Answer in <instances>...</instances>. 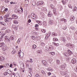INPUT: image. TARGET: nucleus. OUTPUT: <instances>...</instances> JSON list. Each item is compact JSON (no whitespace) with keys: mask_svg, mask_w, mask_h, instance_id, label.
<instances>
[{"mask_svg":"<svg viewBox=\"0 0 77 77\" xmlns=\"http://www.w3.org/2000/svg\"><path fill=\"white\" fill-rule=\"evenodd\" d=\"M9 17V14H7L4 16V17L5 19V22H8V21H9V20L12 19L11 17Z\"/></svg>","mask_w":77,"mask_h":77,"instance_id":"obj_1","label":"nucleus"},{"mask_svg":"<svg viewBox=\"0 0 77 77\" xmlns=\"http://www.w3.org/2000/svg\"><path fill=\"white\" fill-rule=\"evenodd\" d=\"M72 54V52L70 50H68V52H65L63 53V54L65 56L68 57V56H69Z\"/></svg>","mask_w":77,"mask_h":77,"instance_id":"obj_2","label":"nucleus"},{"mask_svg":"<svg viewBox=\"0 0 77 77\" xmlns=\"http://www.w3.org/2000/svg\"><path fill=\"white\" fill-rule=\"evenodd\" d=\"M50 6L52 9H53V11L54 12V14L55 15H56V8H54V5L53 4H51L50 5Z\"/></svg>","mask_w":77,"mask_h":77,"instance_id":"obj_3","label":"nucleus"},{"mask_svg":"<svg viewBox=\"0 0 77 77\" xmlns=\"http://www.w3.org/2000/svg\"><path fill=\"white\" fill-rule=\"evenodd\" d=\"M31 17L32 18L34 19V20H36V18H37V16L35 14V13H32L31 14Z\"/></svg>","mask_w":77,"mask_h":77,"instance_id":"obj_4","label":"nucleus"},{"mask_svg":"<svg viewBox=\"0 0 77 77\" xmlns=\"http://www.w3.org/2000/svg\"><path fill=\"white\" fill-rule=\"evenodd\" d=\"M18 54L19 57H23L24 56V54L22 52H19Z\"/></svg>","mask_w":77,"mask_h":77,"instance_id":"obj_5","label":"nucleus"},{"mask_svg":"<svg viewBox=\"0 0 77 77\" xmlns=\"http://www.w3.org/2000/svg\"><path fill=\"white\" fill-rule=\"evenodd\" d=\"M44 2L43 1H39L37 3L36 5L37 6H39V5H43Z\"/></svg>","mask_w":77,"mask_h":77,"instance_id":"obj_6","label":"nucleus"},{"mask_svg":"<svg viewBox=\"0 0 77 77\" xmlns=\"http://www.w3.org/2000/svg\"><path fill=\"white\" fill-rule=\"evenodd\" d=\"M54 21L53 20H49L48 23L49 24H51V25H52L54 24Z\"/></svg>","mask_w":77,"mask_h":77,"instance_id":"obj_7","label":"nucleus"},{"mask_svg":"<svg viewBox=\"0 0 77 77\" xmlns=\"http://www.w3.org/2000/svg\"><path fill=\"white\" fill-rule=\"evenodd\" d=\"M51 35V32H49L47 34H46V37H45V38L46 39V38H47V39L49 38V37Z\"/></svg>","mask_w":77,"mask_h":77,"instance_id":"obj_8","label":"nucleus"},{"mask_svg":"<svg viewBox=\"0 0 77 77\" xmlns=\"http://www.w3.org/2000/svg\"><path fill=\"white\" fill-rule=\"evenodd\" d=\"M2 50L3 51H5L7 50V46H4L2 48Z\"/></svg>","mask_w":77,"mask_h":77,"instance_id":"obj_9","label":"nucleus"},{"mask_svg":"<svg viewBox=\"0 0 77 77\" xmlns=\"http://www.w3.org/2000/svg\"><path fill=\"white\" fill-rule=\"evenodd\" d=\"M76 60H75V59H73L72 60V61L71 62L72 63V64H74L76 63Z\"/></svg>","mask_w":77,"mask_h":77,"instance_id":"obj_10","label":"nucleus"},{"mask_svg":"<svg viewBox=\"0 0 77 77\" xmlns=\"http://www.w3.org/2000/svg\"><path fill=\"white\" fill-rule=\"evenodd\" d=\"M7 73H8V74H9V75H11V74H12V73L11 71L9 69H8L7 70Z\"/></svg>","mask_w":77,"mask_h":77,"instance_id":"obj_11","label":"nucleus"},{"mask_svg":"<svg viewBox=\"0 0 77 77\" xmlns=\"http://www.w3.org/2000/svg\"><path fill=\"white\" fill-rule=\"evenodd\" d=\"M12 17L14 19H17L18 18V16L15 14H13Z\"/></svg>","mask_w":77,"mask_h":77,"instance_id":"obj_12","label":"nucleus"},{"mask_svg":"<svg viewBox=\"0 0 77 77\" xmlns=\"http://www.w3.org/2000/svg\"><path fill=\"white\" fill-rule=\"evenodd\" d=\"M75 19V17L73 16H72L70 18V20L71 21H73Z\"/></svg>","mask_w":77,"mask_h":77,"instance_id":"obj_13","label":"nucleus"},{"mask_svg":"<svg viewBox=\"0 0 77 77\" xmlns=\"http://www.w3.org/2000/svg\"><path fill=\"white\" fill-rule=\"evenodd\" d=\"M3 60H5V58L3 57L0 56V61L2 62Z\"/></svg>","mask_w":77,"mask_h":77,"instance_id":"obj_14","label":"nucleus"},{"mask_svg":"<svg viewBox=\"0 0 77 77\" xmlns=\"http://www.w3.org/2000/svg\"><path fill=\"white\" fill-rule=\"evenodd\" d=\"M42 63H43V65L44 66H46V64H45L44 63H47V62H46V61H45L44 60H43L42 61Z\"/></svg>","mask_w":77,"mask_h":77,"instance_id":"obj_15","label":"nucleus"},{"mask_svg":"<svg viewBox=\"0 0 77 77\" xmlns=\"http://www.w3.org/2000/svg\"><path fill=\"white\" fill-rule=\"evenodd\" d=\"M32 69L31 68H29V71H30V72H29V74H30L31 76H32Z\"/></svg>","mask_w":77,"mask_h":77,"instance_id":"obj_16","label":"nucleus"},{"mask_svg":"<svg viewBox=\"0 0 77 77\" xmlns=\"http://www.w3.org/2000/svg\"><path fill=\"white\" fill-rule=\"evenodd\" d=\"M60 21H64V23H66V20L63 18L60 20Z\"/></svg>","mask_w":77,"mask_h":77,"instance_id":"obj_17","label":"nucleus"},{"mask_svg":"<svg viewBox=\"0 0 77 77\" xmlns=\"http://www.w3.org/2000/svg\"><path fill=\"white\" fill-rule=\"evenodd\" d=\"M5 46V43L4 42H2L0 43V47H3Z\"/></svg>","mask_w":77,"mask_h":77,"instance_id":"obj_18","label":"nucleus"},{"mask_svg":"<svg viewBox=\"0 0 77 77\" xmlns=\"http://www.w3.org/2000/svg\"><path fill=\"white\" fill-rule=\"evenodd\" d=\"M60 73L61 75H65L66 74V72H60Z\"/></svg>","mask_w":77,"mask_h":77,"instance_id":"obj_19","label":"nucleus"},{"mask_svg":"<svg viewBox=\"0 0 77 77\" xmlns=\"http://www.w3.org/2000/svg\"><path fill=\"white\" fill-rule=\"evenodd\" d=\"M4 38L5 39H6L8 40V41H10V40L9 39V37L8 36H5L4 37Z\"/></svg>","mask_w":77,"mask_h":77,"instance_id":"obj_20","label":"nucleus"},{"mask_svg":"<svg viewBox=\"0 0 77 77\" xmlns=\"http://www.w3.org/2000/svg\"><path fill=\"white\" fill-rule=\"evenodd\" d=\"M47 70L48 71H53V70H53V69H52L51 68H50L49 69H47Z\"/></svg>","mask_w":77,"mask_h":77,"instance_id":"obj_21","label":"nucleus"},{"mask_svg":"<svg viewBox=\"0 0 77 77\" xmlns=\"http://www.w3.org/2000/svg\"><path fill=\"white\" fill-rule=\"evenodd\" d=\"M60 68L61 69H65V66L64 65H62L60 66Z\"/></svg>","mask_w":77,"mask_h":77,"instance_id":"obj_22","label":"nucleus"},{"mask_svg":"<svg viewBox=\"0 0 77 77\" xmlns=\"http://www.w3.org/2000/svg\"><path fill=\"white\" fill-rule=\"evenodd\" d=\"M41 72H42V74H43V75H45V76L46 75V73H45V72H44V71L43 70H41Z\"/></svg>","mask_w":77,"mask_h":77,"instance_id":"obj_23","label":"nucleus"},{"mask_svg":"<svg viewBox=\"0 0 77 77\" xmlns=\"http://www.w3.org/2000/svg\"><path fill=\"white\" fill-rule=\"evenodd\" d=\"M57 33L55 32H54L52 33V35L53 36H57Z\"/></svg>","mask_w":77,"mask_h":77,"instance_id":"obj_24","label":"nucleus"},{"mask_svg":"<svg viewBox=\"0 0 77 77\" xmlns=\"http://www.w3.org/2000/svg\"><path fill=\"white\" fill-rule=\"evenodd\" d=\"M49 54L51 55L54 56L55 54V53L54 52H50L49 53Z\"/></svg>","mask_w":77,"mask_h":77,"instance_id":"obj_25","label":"nucleus"},{"mask_svg":"<svg viewBox=\"0 0 77 77\" xmlns=\"http://www.w3.org/2000/svg\"><path fill=\"white\" fill-rule=\"evenodd\" d=\"M14 24H18V22L16 20H14Z\"/></svg>","mask_w":77,"mask_h":77,"instance_id":"obj_26","label":"nucleus"},{"mask_svg":"<svg viewBox=\"0 0 77 77\" xmlns=\"http://www.w3.org/2000/svg\"><path fill=\"white\" fill-rule=\"evenodd\" d=\"M0 23L2 24V25H3V26H5V23L4 22H0Z\"/></svg>","mask_w":77,"mask_h":77,"instance_id":"obj_27","label":"nucleus"},{"mask_svg":"<svg viewBox=\"0 0 77 77\" xmlns=\"http://www.w3.org/2000/svg\"><path fill=\"white\" fill-rule=\"evenodd\" d=\"M62 40L63 42H65V41H66V39H65V37H62Z\"/></svg>","mask_w":77,"mask_h":77,"instance_id":"obj_28","label":"nucleus"},{"mask_svg":"<svg viewBox=\"0 0 77 77\" xmlns=\"http://www.w3.org/2000/svg\"><path fill=\"white\" fill-rule=\"evenodd\" d=\"M40 45H41V46L44 47V46H45V43H44L43 42H42L41 43Z\"/></svg>","mask_w":77,"mask_h":77,"instance_id":"obj_29","label":"nucleus"},{"mask_svg":"<svg viewBox=\"0 0 77 77\" xmlns=\"http://www.w3.org/2000/svg\"><path fill=\"white\" fill-rule=\"evenodd\" d=\"M68 6L69 8H71V9H72V5L69 4L68 5Z\"/></svg>","mask_w":77,"mask_h":77,"instance_id":"obj_30","label":"nucleus"},{"mask_svg":"<svg viewBox=\"0 0 77 77\" xmlns=\"http://www.w3.org/2000/svg\"><path fill=\"white\" fill-rule=\"evenodd\" d=\"M13 27L14 28V29H18V28H17L18 27V26L17 27L15 25H13Z\"/></svg>","mask_w":77,"mask_h":77,"instance_id":"obj_31","label":"nucleus"},{"mask_svg":"<svg viewBox=\"0 0 77 77\" xmlns=\"http://www.w3.org/2000/svg\"><path fill=\"white\" fill-rule=\"evenodd\" d=\"M53 41H58V39L56 38H54Z\"/></svg>","mask_w":77,"mask_h":77,"instance_id":"obj_32","label":"nucleus"},{"mask_svg":"<svg viewBox=\"0 0 77 77\" xmlns=\"http://www.w3.org/2000/svg\"><path fill=\"white\" fill-rule=\"evenodd\" d=\"M56 63H57V64H60V61L59 60H56Z\"/></svg>","mask_w":77,"mask_h":77,"instance_id":"obj_33","label":"nucleus"},{"mask_svg":"<svg viewBox=\"0 0 77 77\" xmlns=\"http://www.w3.org/2000/svg\"><path fill=\"white\" fill-rule=\"evenodd\" d=\"M10 39H12V40H13L14 39V36L13 35H12L10 37Z\"/></svg>","mask_w":77,"mask_h":77,"instance_id":"obj_34","label":"nucleus"},{"mask_svg":"<svg viewBox=\"0 0 77 77\" xmlns=\"http://www.w3.org/2000/svg\"><path fill=\"white\" fill-rule=\"evenodd\" d=\"M40 75H39V74L37 73L35 75V77H40Z\"/></svg>","mask_w":77,"mask_h":77,"instance_id":"obj_35","label":"nucleus"},{"mask_svg":"<svg viewBox=\"0 0 77 77\" xmlns=\"http://www.w3.org/2000/svg\"><path fill=\"white\" fill-rule=\"evenodd\" d=\"M41 31L43 33H45V32H46V30L45 29H42L41 30Z\"/></svg>","mask_w":77,"mask_h":77,"instance_id":"obj_36","label":"nucleus"},{"mask_svg":"<svg viewBox=\"0 0 77 77\" xmlns=\"http://www.w3.org/2000/svg\"><path fill=\"white\" fill-rule=\"evenodd\" d=\"M15 11H17L18 13H20V12H21V11H20V10L18 9H16Z\"/></svg>","mask_w":77,"mask_h":77,"instance_id":"obj_37","label":"nucleus"},{"mask_svg":"<svg viewBox=\"0 0 77 77\" xmlns=\"http://www.w3.org/2000/svg\"><path fill=\"white\" fill-rule=\"evenodd\" d=\"M32 47L33 48H36V46L35 45H33Z\"/></svg>","mask_w":77,"mask_h":77,"instance_id":"obj_38","label":"nucleus"},{"mask_svg":"<svg viewBox=\"0 0 77 77\" xmlns=\"http://www.w3.org/2000/svg\"><path fill=\"white\" fill-rule=\"evenodd\" d=\"M10 1H9L8 0H5V2L6 3H9Z\"/></svg>","mask_w":77,"mask_h":77,"instance_id":"obj_39","label":"nucleus"},{"mask_svg":"<svg viewBox=\"0 0 77 77\" xmlns=\"http://www.w3.org/2000/svg\"><path fill=\"white\" fill-rule=\"evenodd\" d=\"M32 5L33 6H35L36 5V2L35 1H33L32 2Z\"/></svg>","mask_w":77,"mask_h":77,"instance_id":"obj_40","label":"nucleus"},{"mask_svg":"<svg viewBox=\"0 0 77 77\" xmlns=\"http://www.w3.org/2000/svg\"><path fill=\"white\" fill-rule=\"evenodd\" d=\"M12 54H15V53H16V51H15V50H13L12 51Z\"/></svg>","mask_w":77,"mask_h":77,"instance_id":"obj_41","label":"nucleus"},{"mask_svg":"<svg viewBox=\"0 0 77 77\" xmlns=\"http://www.w3.org/2000/svg\"><path fill=\"white\" fill-rule=\"evenodd\" d=\"M38 23L39 24V25H42V22L41 21H39L38 22Z\"/></svg>","mask_w":77,"mask_h":77,"instance_id":"obj_42","label":"nucleus"},{"mask_svg":"<svg viewBox=\"0 0 77 77\" xmlns=\"http://www.w3.org/2000/svg\"><path fill=\"white\" fill-rule=\"evenodd\" d=\"M43 11H47V8H45V7L43 8Z\"/></svg>","mask_w":77,"mask_h":77,"instance_id":"obj_43","label":"nucleus"},{"mask_svg":"<svg viewBox=\"0 0 77 77\" xmlns=\"http://www.w3.org/2000/svg\"><path fill=\"white\" fill-rule=\"evenodd\" d=\"M70 29H75V27L73 26H72L70 27Z\"/></svg>","mask_w":77,"mask_h":77,"instance_id":"obj_44","label":"nucleus"},{"mask_svg":"<svg viewBox=\"0 0 77 77\" xmlns=\"http://www.w3.org/2000/svg\"><path fill=\"white\" fill-rule=\"evenodd\" d=\"M37 52L38 53H39V54H41V53H42V51H38Z\"/></svg>","mask_w":77,"mask_h":77,"instance_id":"obj_45","label":"nucleus"},{"mask_svg":"<svg viewBox=\"0 0 77 77\" xmlns=\"http://www.w3.org/2000/svg\"><path fill=\"white\" fill-rule=\"evenodd\" d=\"M70 45H71V44H70V43H67V45H66V46H67V47H69Z\"/></svg>","mask_w":77,"mask_h":77,"instance_id":"obj_46","label":"nucleus"},{"mask_svg":"<svg viewBox=\"0 0 77 77\" xmlns=\"http://www.w3.org/2000/svg\"><path fill=\"white\" fill-rule=\"evenodd\" d=\"M3 20V17L2 16L0 17V21H2Z\"/></svg>","mask_w":77,"mask_h":77,"instance_id":"obj_47","label":"nucleus"},{"mask_svg":"<svg viewBox=\"0 0 77 77\" xmlns=\"http://www.w3.org/2000/svg\"><path fill=\"white\" fill-rule=\"evenodd\" d=\"M61 2L62 3H63V5H65V1H64V0H62Z\"/></svg>","mask_w":77,"mask_h":77,"instance_id":"obj_48","label":"nucleus"},{"mask_svg":"<svg viewBox=\"0 0 77 77\" xmlns=\"http://www.w3.org/2000/svg\"><path fill=\"white\" fill-rule=\"evenodd\" d=\"M21 40V38H19L17 41V43L18 44L20 43V40Z\"/></svg>","mask_w":77,"mask_h":77,"instance_id":"obj_49","label":"nucleus"},{"mask_svg":"<svg viewBox=\"0 0 77 77\" xmlns=\"http://www.w3.org/2000/svg\"><path fill=\"white\" fill-rule=\"evenodd\" d=\"M48 14L50 15H53V14L51 12L49 11Z\"/></svg>","mask_w":77,"mask_h":77,"instance_id":"obj_50","label":"nucleus"},{"mask_svg":"<svg viewBox=\"0 0 77 77\" xmlns=\"http://www.w3.org/2000/svg\"><path fill=\"white\" fill-rule=\"evenodd\" d=\"M3 74L4 75H7V74H8V73H7V72H5Z\"/></svg>","mask_w":77,"mask_h":77,"instance_id":"obj_51","label":"nucleus"},{"mask_svg":"<svg viewBox=\"0 0 77 77\" xmlns=\"http://www.w3.org/2000/svg\"><path fill=\"white\" fill-rule=\"evenodd\" d=\"M75 70L76 72H77V67H76L75 68Z\"/></svg>","mask_w":77,"mask_h":77,"instance_id":"obj_52","label":"nucleus"},{"mask_svg":"<svg viewBox=\"0 0 77 77\" xmlns=\"http://www.w3.org/2000/svg\"><path fill=\"white\" fill-rule=\"evenodd\" d=\"M58 45H59V43H55V46H56L57 47H58Z\"/></svg>","mask_w":77,"mask_h":77,"instance_id":"obj_53","label":"nucleus"},{"mask_svg":"<svg viewBox=\"0 0 77 77\" xmlns=\"http://www.w3.org/2000/svg\"><path fill=\"white\" fill-rule=\"evenodd\" d=\"M34 34H35V35H38V33L37 32H34Z\"/></svg>","mask_w":77,"mask_h":77,"instance_id":"obj_54","label":"nucleus"},{"mask_svg":"<svg viewBox=\"0 0 77 77\" xmlns=\"http://www.w3.org/2000/svg\"><path fill=\"white\" fill-rule=\"evenodd\" d=\"M39 26V25L38 24H36L35 25V27H38Z\"/></svg>","mask_w":77,"mask_h":77,"instance_id":"obj_55","label":"nucleus"},{"mask_svg":"<svg viewBox=\"0 0 77 77\" xmlns=\"http://www.w3.org/2000/svg\"><path fill=\"white\" fill-rule=\"evenodd\" d=\"M8 9L7 8H6L5 9V12H7L8 11Z\"/></svg>","mask_w":77,"mask_h":77,"instance_id":"obj_56","label":"nucleus"},{"mask_svg":"<svg viewBox=\"0 0 77 77\" xmlns=\"http://www.w3.org/2000/svg\"><path fill=\"white\" fill-rule=\"evenodd\" d=\"M32 39H35V36H32Z\"/></svg>","mask_w":77,"mask_h":77,"instance_id":"obj_57","label":"nucleus"},{"mask_svg":"<svg viewBox=\"0 0 77 77\" xmlns=\"http://www.w3.org/2000/svg\"><path fill=\"white\" fill-rule=\"evenodd\" d=\"M5 34H2V35L1 37V38H3V36H5Z\"/></svg>","mask_w":77,"mask_h":77,"instance_id":"obj_58","label":"nucleus"},{"mask_svg":"<svg viewBox=\"0 0 77 77\" xmlns=\"http://www.w3.org/2000/svg\"><path fill=\"white\" fill-rule=\"evenodd\" d=\"M48 75H49V76L50 75H51V72H49L48 73Z\"/></svg>","mask_w":77,"mask_h":77,"instance_id":"obj_59","label":"nucleus"},{"mask_svg":"<svg viewBox=\"0 0 77 77\" xmlns=\"http://www.w3.org/2000/svg\"><path fill=\"white\" fill-rule=\"evenodd\" d=\"M46 51H49V48H47L45 49Z\"/></svg>","mask_w":77,"mask_h":77,"instance_id":"obj_60","label":"nucleus"},{"mask_svg":"<svg viewBox=\"0 0 77 77\" xmlns=\"http://www.w3.org/2000/svg\"><path fill=\"white\" fill-rule=\"evenodd\" d=\"M67 39L69 40H70V39H71V38H69V37H67Z\"/></svg>","mask_w":77,"mask_h":77,"instance_id":"obj_61","label":"nucleus"},{"mask_svg":"<svg viewBox=\"0 0 77 77\" xmlns=\"http://www.w3.org/2000/svg\"><path fill=\"white\" fill-rule=\"evenodd\" d=\"M31 20L29 19L28 20V23H31Z\"/></svg>","mask_w":77,"mask_h":77,"instance_id":"obj_62","label":"nucleus"},{"mask_svg":"<svg viewBox=\"0 0 77 77\" xmlns=\"http://www.w3.org/2000/svg\"><path fill=\"white\" fill-rule=\"evenodd\" d=\"M70 46L72 48V47H74V45H71V44H70Z\"/></svg>","mask_w":77,"mask_h":77,"instance_id":"obj_63","label":"nucleus"},{"mask_svg":"<svg viewBox=\"0 0 77 77\" xmlns=\"http://www.w3.org/2000/svg\"><path fill=\"white\" fill-rule=\"evenodd\" d=\"M67 29V26H65L63 28V29Z\"/></svg>","mask_w":77,"mask_h":77,"instance_id":"obj_64","label":"nucleus"}]
</instances>
